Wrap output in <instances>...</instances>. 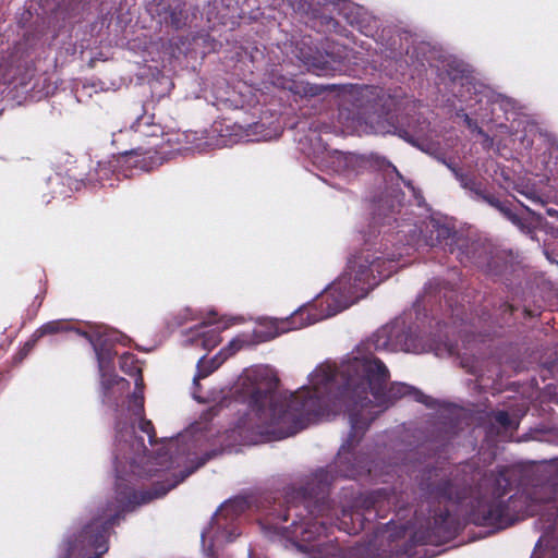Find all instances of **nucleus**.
<instances>
[{
    "label": "nucleus",
    "mask_w": 558,
    "mask_h": 558,
    "mask_svg": "<svg viewBox=\"0 0 558 558\" xmlns=\"http://www.w3.org/2000/svg\"><path fill=\"white\" fill-rule=\"evenodd\" d=\"M423 233L425 243L428 246H441L444 251L449 252L450 254H456L457 248L462 240L458 236V233L454 229L437 221H430L426 226Z\"/></svg>",
    "instance_id": "nucleus-10"
},
{
    "label": "nucleus",
    "mask_w": 558,
    "mask_h": 558,
    "mask_svg": "<svg viewBox=\"0 0 558 558\" xmlns=\"http://www.w3.org/2000/svg\"><path fill=\"white\" fill-rule=\"evenodd\" d=\"M202 345L206 350H213L222 341L220 331L217 328H213L202 336Z\"/></svg>",
    "instance_id": "nucleus-23"
},
{
    "label": "nucleus",
    "mask_w": 558,
    "mask_h": 558,
    "mask_svg": "<svg viewBox=\"0 0 558 558\" xmlns=\"http://www.w3.org/2000/svg\"><path fill=\"white\" fill-rule=\"evenodd\" d=\"M497 484L498 487L490 499H478L472 507L469 518L473 524L504 530L514 524L521 517L539 513L543 506L557 508L558 469L556 481L533 486L526 492L510 496L507 500H504V496L510 485L509 480L501 474Z\"/></svg>",
    "instance_id": "nucleus-3"
},
{
    "label": "nucleus",
    "mask_w": 558,
    "mask_h": 558,
    "mask_svg": "<svg viewBox=\"0 0 558 558\" xmlns=\"http://www.w3.org/2000/svg\"><path fill=\"white\" fill-rule=\"evenodd\" d=\"M130 129L119 130L112 135V145L124 163L135 169L149 172L161 166L170 150L166 144L171 142L170 134H165L155 116L148 114L143 105H136L134 114H138Z\"/></svg>",
    "instance_id": "nucleus-5"
},
{
    "label": "nucleus",
    "mask_w": 558,
    "mask_h": 558,
    "mask_svg": "<svg viewBox=\"0 0 558 558\" xmlns=\"http://www.w3.org/2000/svg\"><path fill=\"white\" fill-rule=\"evenodd\" d=\"M517 308L510 304L509 302H502L498 308L500 318L498 319V324L500 326L502 325H510L511 317Z\"/></svg>",
    "instance_id": "nucleus-25"
},
{
    "label": "nucleus",
    "mask_w": 558,
    "mask_h": 558,
    "mask_svg": "<svg viewBox=\"0 0 558 558\" xmlns=\"http://www.w3.org/2000/svg\"><path fill=\"white\" fill-rule=\"evenodd\" d=\"M449 75L454 84L459 82L462 87L470 85L469 76L464 75V70L451 68Z\"/></svg>",
    "instance_id": "nucleus-29"
},
{
    "label": "nucleus",
    "mask_w": 558,
    "mask_h": 558,
    "mask_svg": "<svg viewBox=\"0 0 558 558\" xmlns=\"http://www.w3.org/2000/svg\"><path fill=\"white\" fill-rule=\"evenodd\" d=\"M281 88L288 89L293 94L303 95V96H314L317 95V87L311 86L308 84L299 83L295 81H284L281 85Z\"/></svg>",
    "instance_id": "nucleus-19"
},
{
    "label": "nucleus",
    "mask_w": 558,
    "mask_h": 558,
    "mask_svg": "<svg viewBox=\"0 0 558 558\" xmlns=\"http://www.w3.org/2000/svg\"><path fill=\"white\" fill-rule=\"evenodd\" d=\"M138 428L141 432L147 434L150 445L156 442V430L151 421L145 418V416L138 417Z\"/></svg>",
    "instance_id": "nucleus-28"
},
{
    "label": "nucleus",
    "mask_w": 558,
    "mask_h": 558,
    "mask_svg": "<svg viewBox=\"0 0 558 558\" xmlns=\"http://www.w3.org/2000/svg\"><path fill=\"white\" fill-rule=\"evenodd\" d=\"M323 48L325 50L324 53L317 48L314 49L307 45L305 40L296 45V57L299 60L317 75L327 74L332 70L330 61H338L343 57L340 51L333 52L329 50L330 46L328 40H326Z\"/></svg>",
    "instance_id": "nucleus-8"
},
{
    "label": "nucleus",
    "mask_w": 558,
    "mask_h": 558,
    "mask_svg": "<svg viewBox=\"0 0 558 558\" xmlns=\"http://www.w3.org/2000/svg\"><path fill=\"white\" fill-rule=\"evenodd\" d=\"M101 385H102L105 398H109L110 390L114 386H120L121 389H126V388H129L130 383L126 379L119 377L117 375H102Z\"/></svg>",
    "instance_id": "nucleus-20"
},
{
    "label": "nucleus",
    "mask_w": 558,
    "mask_h": 558,
    "mask_svg": "<svg viewBox=\"0 0 558 558\" xmlns=\"http://www.w3.org/2000/svg\"><path fill=\"white\" fill-rule=\"evenodd\" d=\"M229 347L233 349L232 353L240 349V347L234 341H231Z\"/></svg>",
    "instance_id": "nucleus-39"
},
{
    "label": "nucleus",
    "mask_w": 558,
    "mask_h": 558,
    "mask_svg": "<svg viewBox=\"0 0 558 558\" xmlns=\"http://www.w3.org/2000/svg\"><path fill=\"white\" fill-rule=\"evenodd\" d=\"M64 558H69V557L66 556V557H64Z\"/></svg>",
    "instance_id": "nucleus-41"
},
{
    "label": "nucleus",
    "mask_w": 558,
    "mask_h": 558,
    "mask_svg": "<svg viewBox=\"0 0 558 558\" xmlns=\"http://www.w3.org/2000/svg\"><path fill=\"white\" fill-rule=\"evenodd\" d=\"M395 328L385 326L371 338L360 343L356 355L338 367L336 409L349 415L350 433L340 447L333 462L317 470L311 480L301 487L286 492L284 505L272 507L268 512L271 521L288 522L282 526L291 537L311 543L327 536L336 526L349 535H356L365 529V522L374 514L386 518L396 506V496L389 488H378L361 494L350 508L340 510L329 499L332 482L338 478L360 480L371 474V460L367 454L355 453L354 449L363 438L372 422L380 411L368 397L371 393L380 404L392 403L403 397L428 405L429 397L418 389L402 383H393L388 389L389 371L385 363L375 356L376 351L395 350Z\"/></svg>",
    "instance_id": "nucleus-1"
},
{
    "label": "nucleus",
    "mask_w": 558,
    "mask_h": 558,
    "mask_svg": "<svg viewBox=\"0 0 558 558\" xmlns=\"http://www.w3.org/2000/svg\"><path fill=\"white\" fill-rule=\"evenodd\" d=\"M494 421L505 429L517 428L518 424H514L509 413L505 410H500L494 413Z\"/></svg>",
    "instance_id": "nucleus-27"
},
{
    "label": "nucleus",
    "mask_w": 558,
    "mask_h": 558,
    "mask_svg": "<svg viewBox=\"0 0 558 558\" xmlns=\"http://www.w3.org/2000/svg\"><path fill=\"white\" fill-rule=\"evenodd\" d=\"M456 179L460 185L470 192H472L477 199H481L490 206V202L495 203L498 198L495 194L489 193L483 183L478 181L474 175L465 172L456 173Z\"/></svg>",
    "instance_id": "nucleus-15"
},
{
    "label": "nucleus",
    "mask_w": 558,
    "mask_h": 558,
    "mask_svg": "<svg viewBox=\"0 0 558 558\" xmlns=\"http://www.w3.org/2000/svg\"><path fill=\"white\" fill-rule=\"evenodd\" d=\"M518 203L526 210L531 218L521 217L512 209V204L509 201L496 199L495 203L490 202V206L497 209L506 219L512 225L519 228V230L527 235L535 233L536 225L533 223V219L538 223L542 220V216L536 214L530 207L518 201Z\"/></svg>",
    "instance_id": "nucleus-11"
},
{
    "label": "nucleus",
    "mask_w": 558,
    "mask_h": 558,
    "mask_svg": "<svg viewBox=\"0 0 558 558\" xmlns=\"http://www.w3.org/2000/svg\"><path fill=\"white\" fill-rule=\"evenodd\" d=\"M446 166L450 169L452 174L456 177V173L463 172L461 168L452 162H446Z\"/></svg>",
    "instance_id": "nucleus-34"
},
{
    "label": "nucleus",
    "mask_w": 558,
    "mask_h": 558,
    "mask_svg": "<svg viewBox=\"0 0 558 558\" xmlns=\"http://www.w3.org/2000/svg\"><path fill=\"white\" fill-rule=\"evenodd\" d=\"M396 256L362 248L348 260L345 271L328 288L324 301L328 316L348 308L396 270Z\"/></svg>",
    "instance_id": "nucleus-4"
},
{
    "label": "nucleus",
    "mask_w": 558,
    "mask_h": 558,
    "mask_svg": "<svg viewBox=\"0 0 558 558\" xmlns=\"http://www.w3.org/2000/svg\"><path fill=\"white\" fill-rule=\"evenodd\" d=\"M131 412L135 417L144 416V396L142 393L134 392L131 397Z\"/></svg>",
    "instance_id": "nucleus-26"
},
{
    "label": "nucleus",
    "mask_w": 558,
    "mask_h": 558,
    "mask_svg": "<svg viewBox=\"0 0 558 558\" xmlns=\"http://www.w3.org/2000/svg\"><path fill=\"white\" fill-rule=\"evenodd\" d=\"M81 336L87 339L93 345L101 368L112 362L114 353L112 352L107 335L100 332H81Z\"/></svg>",
    "instance_id": "nucleus-14"
},
{
    "label": "nucleus",
    "mask_w": 558,
    "mask_h": 558,
    "mask_svg": "<svg viewBox=\"0 0 558 558\" xmlns=\"http://www.w3.org/2000/svg\"><path fill=\"white\" fill-rule=\"evenodd\" d=\"M40 332L46 335H54L58 332H68V331H75L81 336V332H84L81 329L74 328L72 324L68 320H51L46 324H44L40 328Z\"/></svg>",
    "instance_id": "nucleus-17"
},
{
    "label": "nucleus",
    "mask_w": 558,
    "mask_h": 558,
    "mask_svg": "<svg viewBox=\"0 0 558 558\" xmlns=\"http://www.w3.org/2000/svg\"><path fill=\"white\" fill-rule=\"evenodd\" d=\"M456 257L464 266L474 265L478 268H483L489 263L490 252L480 242L461 240L456 252Z\"/></svg>",
    "instance_id": "nucleus-13"
},
{
    "label": "nucleus",
    "mask_w": 558,
    "mask_h": 558,
    "mask_svg": "<svg viewBox=\"0 0 558 558\" xmlns=\"http://www.w3.org/2000/svg\"><path fill=\"white\" fill-rule=\"evenodd\" d=\"M120 368L129 376L141 373L142 368L137 365V360L131 353H124L120 356Z\"/></svg>",
    "instance_id": "nucleus-21"
},
{
    "label": "nucleus",
    "mask_w": 558,
    "mask_h": 558,
    "mask_svg": "<svg viewBox=\"0 0 558 558\" xmlns=\"http://www.w3.org/2000/svg\"><path fill=\"white\" fill-rule=\"evenodd\" d=\"M338 367L320 365L311 375L312 387H303L289 396L276 391V384L255 386L248 407L255 413L256 433L266 440H281L306 428L336 409Z\"/></svg>",
    "instance_id": "nucleus-2"
},
{
    "label": "nucleus",
    "mask_w": 558,
    "mask_h": 558,
    "mask_svg": "<svg viewBox=\"0 0 558 558\" xmlns=\"http://www.w3.org/2000/svg\"><path fill=\"white\" fill-rule=\"evenodd\" d=\"M305 315V312L304 311H300L298 313H295L293 316H292V319L293 322H295L296 319H303V316Z\"/></svg>",
    "instance_id": "nucleus-38"
},
{
    "label": "nucleus",
    "mask_w": 558,
    "mask_h": 558,
    "mask_svg": "<svg viewBox=\"0 0 558 558\" xmlns=\"http://www.w3.org/2000/svg\"><path fill=\"white\" fill-rule=\"evenodd\" d=\"M43 337L44 335L40 332L39 328L35 330L31 338L25 342L22 352L27 354L36 345L37 341Z\"/></svg>",
    "instance_id": "nucleus-31"
},
{
    "label": "nucleus",
    "mask_w": 558,
    "mask_h": 558,
    "mask_svg": "<svg viewBox=\"0 0 558 558\" xmlns=\"http://www.w3.org/2000/svg\"><path fill=\"white\" fill-rule=\"evenodd\" d=\"M515 190L518 193L525 196L531 202H533L535 204H542V205L544 204V201L542 199V197L538 195V193L535 190L529 189V187H525V189L517 187Z\"/></svg>",
    "instance_id": "nucleus-30"
},
{
    "label": "nucleus",
    "mask_w": 558,
    "mask_h": 558,
    "mask_svg": "<svg viewBox=\"0 0 558 558\" xmlns=\"http://www.w3.org/2000/svg\"><path fill=\"white\" fill-rule=\"evenodd\" d=\"M523 314H524L525 318H533V317L538 316L541 313H539V311H533L529 307H524Z\"/></svg>",
    "instance_id": "nucleus-33"
},
{
    "label": "nucleus",
    "mask_w": 558,
    "mask_h": 558,
    "mask_svg": "<svg viewBox=\"0 0 558 558\" xmlns=\"http://www.w3.org/2000/svg\"><path fill=\"white\" fill-rule=\"evenodd\" d=\"M418 487L426 497L438 502L452 501L459 504L468 495L465 486L453 483L442 469L435 466L423 470Z\"/></svg>",
    "instance_id": "nucleus-7"
},
{
    "label": "nucleus",
    "mask_w": 558,
    "mask_h": 558,
    "mask_svg": "<svg viewBox=\"0 0 558 558\" xmlns=\"http://www.w3.org/2000/svg\"><path fill=\"white\" fill-rule=\"evenodd\" d=\"M412 549V545L410 542H403L402 545H399L398 542L391 541L389 542V555L388 558H409L410 550Z\"/></svg>",
    "instance_id": "nucleus-22"
},
{
    "label": "nucleus",
    "mask_w": 558,
    "mask_h": 558,
    "mask_svg": "<svg viewBox=\"0 0 558 558\" xmlns=\"http://www.w3.org/2000/svg\"><path fill=\"white\" fill-rule=\"evenodd\" d=\"M458 529V521L448 509H445L433 518V526L427 531L426 536H422L421 532H416L414 538L423 544L445 543L457 535Z\"/></svg>",
    "instance_id": "nucleus-9"
},
{
    "label": "nucleus",
    "mask_w": 558,
    "mask_h": 558,
    "mask_svg": "<svg viewBox=\"0 0 558 558\" xmlns=\"http://www.w3.org/2000/svg\"><path fill=\"white\" fill-rule=\"evenodd\" d=\"M518 203L526 210L531 218L521 217L512 209V204L509 201L496 199L495 203L490 202V206L497 209L506 219L512 225L519 228V230L527 235L535 233L536 225L533 223V219L538 223L542 220V216L536 214L530 207L518 201Z\"/></svg>",
    "instance_id": "nucleus-12"
},
{
    "label": "nucleus",
    "mask_w": 558,
    "mask_h": 558,
    "mask_svg": "<svg viewBox=\"0 0 558 558\" xmlns=\"http://www.w3.org/2000/svg\"><path fill=\"white\" fill-rule=\"evenodd\" d=\"M169 21L167 22L173 29H182L187 22V13L183 7L177 5L168 10Z\"/></svg>",
    "instance_id": "nucleus-18"
},
{
    "label": "nucleus",
    "mask_w": 558,
    "mask_h": 558,
    "mask_svg": "<svg viewBox=\"0 0 558 558\" xmlns=\"http://www.w3.org/2000/svg\"><path fill=\"white\" fill-rule=\"evenodd\" d=\"M464 123L466 124L468 129H470L472 132H476L478 135H481L485 142L488 144H492L493 140L489 136L488 133H486L477 123L476 120L470 118L468 113L462 114Z\"/></svg>",
    "instance_id": "nucleus-24"
},
{
    "label": "nucleus",
    "mask_w": 558,
    "mask_h": 558,
    "mask_svg": "<svg viewBox=\"0 0 558 558\" xmlns=\"http://www.w3.org/2000/svg\"><path fill=\"white\" fill-rule=\"evenodd\" d=\"M132 377L135 378V387H136V391L135 392L143 395L142 389L144 387V379H143L142 372L138 373V374H134Z\"/></svg>",
    "instance_id": "nucleus-32"
},
{
    "label": "nucleus",
    "mask_w": 558,
    "mask_h": 558,
    "mask_svg": "<svg viewBox=\"0 0 558 558\" xmlns=\"http://www.w3.org/2000/svg\"><path fill=\"white\" fill-rule=\"evenodd\" d=\"M546 214L551 217V218H556L558 219V209H555V208H547L546 209Z\"/></svg>",
    "instance_id": "nucleus-35"
},
{
    "label": "nucleus",
    "mask_w": 558,
    "mask_h": 558,
    "mask_svg": "<svg viewBox=\"0 0 558 558\" xmlns=\"http://www.w3.org/2000/svg\"><path fill=\"white\" fill-rule=\"evenodd\" d=\"M179 481L157 482L151 489L136 492L134 488L122 482L117 483L116 498L109 501L102 513L84 526L81 537L88 546L95 549V555L89 558H101L108 551V536L110 529L119 524L124 513L132 511L136 506L147 504L155 498L165 496L174 488Z\"/></svg>",
    "instance_id": "nucleus-6"
},
{
    "label": "nucleus",
    "mask_w": 558,
    "mask_h": 558,
    "mask_svg": "<svg viewBox=\"0 0 558 558\" xmlns=\"http://www.w3.org/2000/svg\"><path fill=\"white\" fill-rule=\"evenodd\" d=\"M384 163H386L388 168H391V170H392L393 172H396V173H397V175L401 177V175H400V173H399V171L397 170V168H396V167H395L390 161H388V160H384L383 165H384Z\"/></svg>",
    "instance_id": "nucleus-37"
},
{
    "label": "nucleus",
    "mask_w": 558,
    "mask_h": 558,
    "mask_svg": "<svg viewBox=\"0 0 558 558\" xmlns=\"http://www.w3.org/2000/svg\"><path fill=\"white\" fill-rule=\"evenodd\" d=\"M350 159L351 157L344 156L342 154L338 156L339 162H344L345 166L349 163Z\"/></svg>",
    "instance_id": "nucleus-36"
},
{
    "label": "nucleus",
    "mask_w": 558,
    "mask_h": 558,
    "mask_svg": "<svg viewBox=\"0 0 558 558\" xmlns=\"http://www.w3.org/2000/svg\"><path fill=\"white\" fill-rule=\"evenodd\" d=\"M221 354L222 352H220L209 361H205V356L198 360L197 372L193 378V384L195 387H199V380L209 376L222 364L226 356L221 357Z\"/></svg>",
    "instance_id": "nucleus-16"
},
{
    "label": "nucleus",
    "mask_w": 558,
    "mask_h": 558,
    "mask_svg": "<svg viewBox=\"0 0 558 558\" xmlns=\"http://www.w3.org/2000/svg\"><path fill=\"white\" fill-rule=\"evenodd\" d=\"M234 507H235V502H229V504H227V505L225 506L223 510H225V511H228L229 509L234 508Z\"/></svg>",
    "instance_id": "nucleus-40"
}]
</instances>
